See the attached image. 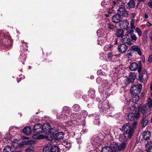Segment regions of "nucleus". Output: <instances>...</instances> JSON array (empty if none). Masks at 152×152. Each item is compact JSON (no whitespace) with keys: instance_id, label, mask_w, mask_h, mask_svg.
Instances as JSON below:
<instances>
[{"instance_id":"1","label":"nucleus","mask_w":152,"mask_h":152,"mask_svg":"<svg viewBox=\"0 0 152 152\" xmlns=\"http://www.w3.org/2000/svg\"><path fill=\"white\" fill-rule=\"evenodd\" d=\"M125 3L123 2L121 0H116L111 1L109 7L108 8L109 10L108 13L109 14L112 13L114 10V8H116L117 7H119V8L117 10L118 14L123 17L127 16L128 15L125 8Z\"/></svg>"},{"instance_id":"2","label":"nucleus","mask_w":152,"mask_h":152,"mask_svg":"<svg viewBox=\"0 0 152 152\" xmlns=\"http://www.w3.org/2000/svg\"><path fill=\"white\" fill-rule=\"evenodd\" d=\"M98 108L99 109L100 113L110 114L111 113L110 111L112 108L107 100H104L103 101H100L98 104Z\"/></svg>"},{"instance_id":"3","label":"nucleus","mask_w":152,"mask_h":152,"mask_svg":"<svg viewBox=\"0 0 152 152\" xmlns=\"http://www.w3.org/2000/svg\"><path fill=\"white\" fill-rule=\"evenodd\" d=\"M0 43L2 46L10 48L12 43L10 37L8 33H1L0 34Z\"/></svg>"},{"instance_id":"4","label":"nucleus","mask_w":152,"mask_h":152,"mask_svg":"<svg viewBox=\"0 0 152 152\" xmlns=\"http://www.w3.org/2000/svg\"><path fill=\"white\" fill-rule=\"evenodd\" d=\"M50 125L49 123H45L39 129L34 131L35 134L32 136V138L34 139H39L41 138L42 135H37L39 134L45 132L48 129L50 128Z\"/></svg>"},{"instance_id":"5","label":"nucleus","mask_w":152,"mask_h":152,"mask_svg":"<svg viewBox=\"0 0 152 152\" xmlns=\"http://www.w3.org/2000/svg\"><path fill=\"white\" fill-rule=\"evenodd\" d=\"M70 119L72 121L75 125L78 126L79 125L84 126L85 125V121L84 119L81 118V115L79 113H72L70 116Z\"/></svg>"},{"instance_id":"6","label":"nucleus","mask_w":152,"mask_h":152,"mask_svg":"<svg viewBox=\"0 0 152 152\" xmlns=\"http://www.w3.org/2000/svg\"><path fill=\"white\" fill-rule=\"evenodd\" d=\"M122 131L124 134H128V137L130 138L133 135L134 130L129 124L127 123L123 126Z\"/></svg>"},{"instance_id":"7","label":"nucleus","mask_w":152,"mask_h":152,"mask_svg":"<svg viewBox=\"0 0 152 152\" xmlns=\"http://www.w3.org/2000/svg\"><path fill=\"white\" fill-rule=\"evenodd\" d=\"M71 113V110L70 108L67 106L64 107L62 111V114H57L56 116L57 118L60 120H66L68 117L66 114L69 115Z\"/></svg>"},{"instance_id":"8","label":"nucleus","mask_w":152,"mask_h":152,"mask_svg":"<svg viewBox=\"0 0 152 152\" xmlns=\"http://www.w3.org/2000/svg\"><path fill=\"white\" fill-rule=\"evenodd\" d=\"M18 140L15 139L12 142V145L14 148L17 149L23 147L24 145H29L33 143V141L32 140L27 141L21 143L18 142Z\"/></svg>"},{"instance_id":"9","label":"nucleus","mask_w":152,"mask_h":152,"mask_svg":"<svg viewBox=\"0 0 152 152\" xmlns=\"http://www.w3.org/2000/svg\"><path fill=\"white\" fill-rule=\"evenodd\" d=\"M91 142L94 148H97L101 144L102 140L98 136L94 135L91 138Z\"/></svg>"},{"instance_id":"10","label":"nucleus","mask_w":152,"mask_h":152,"mask_svg":"<svg viewBox=\"0 0 152 152\" xmlns=\"http://www.w3.org/2000/svg\"><path fill=\"white\" fill-rule=\"evenodd\" d=\"M141 90L140 85H134L130 89L131 94L135 96H137L139 94Z\"/></svg>"},{"instance_id":"11","label":"nucleus","mask_w":152,"mask_h":152,"mask_svg":"<svg viewBox=\"0 0 152 152\" xmlns=\"http://www.w3.org/2000/svg\"><path fill=\"white\" fill-rule=\"evenodd\" d=\"M137 69L139 73H140L142 70V66L140 64L138 65L137 63L134 62L130 64L129 66V69L130 70L134 71Z\"/></svg>"},{"instance_id":"12","label":"nucleus","mask_w":152,"mask_h":152,"mask_svg":"<svg viewBox=\"0 0 152 152\" xmlns=\"http://www.w3.org/2000/svg\"><path fill=\"white\" fill-rule=\"evenodd\" d=\"M140 116V113L138 111H135L134 113H129L127 116V120L130 121L134 120Z\"/></svg>"},{"instance_id":"13","label":"nucleus","mask_w":152,"mask_h":152,"mask_svg":"<svg viewBox=\"0 0 152 152\" xmlns=\"http://www.w3.org/2000/svg\"><path fill=\"white\" fill-rule=\"evenodd\" d=\"M136 75L134 72H131L130 73L128 77L125 81V84L127 85L133 82L135 79Z\"/></svg>"},{"instance_id":"14","label":"nucleus","mask_w":152,"mask_h":152,"mask_svg":"<svg viewBox=\"0 0 152 152\" xmlns=\"http://www.w3.org/2000/svg\"><path fill=\"white\" fill-rule=\"evenodd\" d=\"M121 41L123 43H127L129 45H131L132 44L130 37L128 34L123 35L121 37Z\"/></svg>"},{"instance_id":"15","label":"nucleus","mask_w":152,"mask_h":152,"mask_svg":"<svg viewBox=\"0 0 152 152\" xmlns=\"http://www.w3.org/2000/svg\"><path fill=\"white\" fill-rule=\"evenodd\" d=\"M50 130H49L45 134V137L46 139L48 140H51L53 139L54 136V133L53 130H54V129H49Z\"/></svg>"},{"instance_id":"16","label":"nucleus","mask_w":152,"mask_h":152,"mask_svg":"<svg viewBox=\"0 0 152 152\" xmlns=\"http://www.w3.org/2000/svg\"><path fill=\"white\" fill-rule=\"evenodd\" d=\"M138 76V80L141 83H142L143 80H146L148 78V75L146 72L143 71L141 74L139 73Z\"/></svg>"},{"instance_id":"17","label":"nucleus","mask_w":152,"mask_h":152,"mask_svg":"<svg viewBox=\"0 0 152 152\" xmlns=\"http://www.w3.org/2000/svg\"><path fill=\"white\" fill-rule=\"evenodd\" d=\"M117 55H115L112 52L109 53L107 54V61L114 62V59L117 57Z\"/></svg>"},{"instance_id":"18","label":"nucleus","mask_w":152,"mask_h":152,"mask_svg":"<svg viewBox=\"0 0 152 152\" xmlns=\"http://www.w3.org/2000/svg\"><path fill=\"white\" fill-rule=\"evenodd\" d=\"M26 51H22L19 58V61L20 62H22L23 64H24V61L26 60Z\"/></svg>"},{"instance_id":"19","label":"nucleus","mask_w":152,"mask_h":152,"mask_svg":"<svg viewBox=\"0 0 152 152\" xmlns=\"http://www.w3.org/2000/svg\"><path fill=\"white\" fill-rule=\"evenodd\" d=\"M112 85L111 81H108L106 80H104L102 82V85L104 87L105 89H107L109 88Z\"/></svg>"},{"instance_id":"20","label":"nucleus","mask_w":152,"mask_h":152,"mask_svg":"<svg viewBox=\"0 0 152 152\" xmlns=\"http://www.w3.org/2000/svg\"><path fill=\"white\" fill-rule=\"evenodd\" d=\"M128 48V46L124 44H122L118 46V51L121 53L126 52Z\"/></svg>"},{"instance_id":"21","label":"nucleus","mask_w":152,"mask_h":152,"mask_svg":"<svg viewBox=\"0 0 152 152\" xmlns=\"http://www.w3.org/2000/svg\"><path fill=\"white\" fill-rule=\"evenodd\" d=\"M151 134L150 132L145 130L142 134L143 138L145 140H148L151 137Z\"/></svg>"},{"instance_id":"22","label":"nucleus","mask_w":152,"mask_h":152,"mask_svg":"<svg viewBox=\"0 0 152 152\" xmlns=\"http://www.w3.org/2000/svg\"><path fill=\"white\" fill-rule=\"evenodd\" d=\"M92 115H94V116H95L93 122L94 124L95 125H99L100 124V122L99 118V114L96 113L94 115V114H92Z\"/></svg>"},{"instance_id":"23","label":"nucleus","mask_w":152,"mask_h":152,"mask_svg":"<svg viewBox=\"0 0 152 152\" xmlns=\"http://www.w3.org/2000/svg\"><path fill=\"white\" fill-rule=\"evenodd\" d=\"M131 51L134 52H137L140 55H142L141 50L140 47L137 45H133L131 47Z\"/></svg>"},{"instance_id":"24","label":"nucleus","mask_w":152,"mask_h":152,"mask_svg":"<svg viewBox=\"0 0 152 152\" xmlns=\"http://www.w3.org/2000/svg\"><path fill=\"white\" fill-rule=\"evenodd\" d=\"M121 16L118 14L114 15L112 18V21L113 23H119L121 21Z\"/></svg>"},{"instance_id":"25","label":"nucleus","mask_w":152,"mask_h":152,"mask_svg":"<svg viewBox=\"0 0 152 152\" xmlns=\"http://www.w3.org/2000/svg\"><path fill=\"white\" fill-rule=\"evenodd\" d=\"M105 25L106 28H107L110 30H113L116 27L115 25L112 22L107 21Z\"/></svg>"},{"instance_id":"26","label":"nucleus","mask_w":152,"mask_h":152,"mask_svg":"<svg viewBox=\"0 0 152 152\" xmlns=\"http://www.w3.org/2000/svg\"><path fill=\"white\" fill-rule=\"evenodd\" d=\"M97 35L99 38L104 37L106 34V32L102 28H99L97 32Z\"/></svg>"},{"instance_id":"27","label":"nucleus","mask_w":152,"mask_h":152,"mask_svg":"<svg viewBox=\"0 0 152 152\" xmlns=\"http://www.w3.org/2000/svg\"><path fill=\"white\" fill-rule=\"evenodd\" d=\"M134 31V30H130V37H131V42L132 41L134 42L137 40V39L136 35L133 33Z\"/></svg>"},{"instance_id":"28","label":"nucleus","mask_w":152,"mask_h":152,"mask_svg":"<svg viewBox=\"0 0 152 152\" xmlns=\"http://www.w3.org/2000/svg\"><path fill=\"white\" fill-rule=\"evenodd\" d=\"M23 133L27 135H29L31 133V129L29 126H27L23 129Z\"/></svg>"},{"instance_id":"29","label":"nucleus","mask_w":152,"mask_h":152,"mask_svg":"<svg viewBox=\"0 0 152 152\" xmlns=\"http://www.w3.org/2000/svg\"><path fill=\"white\" fill-rule=\"evenodd\" d=\"M127 143L124 142L121 143L119 145H118V151H122L125 150Z\"/></svg>"},{"instance_id":"30","label":"nucleus","mask_w":152,"mask_h":152,"mask_svg":"<svg viewBox=\"0 0 152 152\" xmlns=\"http://www.w3.org/2000/svg\"><path fill=\"white\" fill-rule=\"evenodd\" d=\"M138 110L140 112H141L142 114H146L147 110L146 105H144L143 106H140L138 108Z\"/></svg>"},{"instance_id":"31","label":"nucleus","mask_w":152,"mask_h":152,"mask_svg":"<svg viewBox=\"0 0 152 152\" xmlns=\"http://www.w3.org/2000/svg\"><path fill=\"white\" fill-rule=\"evenodd\" d=\"M124 34V31L121 29L117 30L115 32L116 35L118 37H122Z\"/></svg>"},{"instance_id":"32","label":"nucleus","mask_w":152,"mask_h":152,"mask_svg":"<svg viewBox=\"0 0 152 152\" xmlns=\"http://www.w3.org/2000/svg\"><path fill=\"white\" fill-rule=\"evenodd\" d=\"M89 96L91 99L94 98L95 96V91L93 89H90L88 92Z\"/></svg>"},{"instance_id":"33","label":"nucleus","mask_w":152,"mask_h":152,"mask_svg":"<svg viewBox=\"0 0 152 152\" xmlns=\"http://www.w3.org/2000/svg\"><path fill=\"white\" fill-rule=\"evenodd\" d=\"M112 150L110 146H105L103 147L101 152H112Z\"/></svg>"},{"instance_id":"34","label":"nucleus","mask_w":152,"mask_h":152,"mask_svg":"<svg viewBox=\"0 0 152 152\" xmlns=\"http://www.w3.org/2000/svg\"><path fill=\"white\" fill-rule=\"evenodd\" d=\"M135 2L134 0H130L127 4L128 6L127 7L128 8H133L135 6Z\"/></svg>"},{"instance_id":"35","label":"nucleus","mask_w":152,"mask_h":152,"mask_svg":"<svg viewBox=\"0 0 152 152\" xmlns=\"http://www.w3.org/2000/svg\"><path fill=\"white\" fill-rule=\"evenodd\" d=\"M64 134L63 132H59L56 134V136L57 140H61L63 137Z\"/></svg>"},{"instance_id":"36","label":"nucleus","mask_w":152,"mask_h":152,"mask_svg":"<svg viewBox=\"0 0 152 152\" xmlns=\"http://www.w3.org/2000/svg\"><path fill=\"white\" fill-rule=\"evenodd\" d=\"M72 110L75 111H78L80 109V107L79 105L77 104H74L72 107Z\"/></svg>"},{"instance_id":"37","label":"nucleus","mask_w":152,"mask_h":152,"mask_svg":"<svg viewBox=\"0 0 152 152\" xmlns=\"http://www.w3.org/2000/svg\"><path fill=\"white\" fill-rule=\"evenodd\" d=\"M125 134H120L118 137V139L119 141H125L126 140V136H125Z\"/></svg>"},{"instance_id":"38","label":"nucleus","mask_w":152,"mask_h":152,"mask_svg":"<svg viewBox=\"0 0 152 152\" xmlns=\"http://www.w3.org/2000/svg\"><path fill=\"white\" fill-rule=\"evenodd\" d=\"M50 150L51 152H58L59 148L56 146H52L50 149Z\"/></svg>"},{"instance_id":"39","label":"nucleus","mask_w":152,"mask_h":152,"mask_svg":"<svg viewBox=\"0 0 152 152\" xmlns=\"http://www.w3.org/2000/svg\"><path fill=\"white\" fill-rule=\"evenodd\" d=\"M110 147L112 150V151L118 150V145L116 144V143H114V144L111 145Z\"/></svg>"},{"instance_id":"40","label":"nucleus","mask_w":152,"mask_h":152,"mask_svg":"<svg viewBox=\"0 0 152 152\" xmlns=\"http://www.w3.org/2000/svg\"><path fill=\"white\" fill-rule=\"evenodd\" d=\"M64 124H65V126H71L72 124H74V126H75V124L73 123V121H71V119H70L69 121L65 122Z\"/></svg>"},{"instance_id":"41","label":"nucleus","mask_w":152,"mask_h":152,"mask_svg":"<svg viewBox=\"0 0 152 152\" xmlns=\"http://www.w3.org/2000/svg\"><path fill=\"white\" fill-rule=\"evenodd\" d=\"M135 32H136L139 37H140L142 35V32L141 30L139 27H137L135 29Z\"/></svg>"},{"instance_id":"42","label":"nucleus","mask_w":152,"mask_h":152,"mask_svg":"<svg viewBox=\"0 0 152 152\" xmlns=\"http://www.w3.org/2000/svg\"><path fill=\"white\" fill-rule=\"evenodd\" d=\"M3 152H11V147L10 146H7L4 147Z\"/></svg>"},{"instance_id":"43","label":"nucleus","mask_w":152,"mask_h":152,"mask_svg":"<svg viewBox=\"0 0 152 152\" xmlns=\"http://www.w3.org/2000/svg\"><path fill=\"white\" fill-rule=\"evenodd\" d=\"M147 32H144L143 34L142 40L143 42L145 43L147 41Z\"/></svg>"},{"instance_id":"44","label":"nucleus","mask_w":152,"mask_h":152,"mask_svg":"<svg viewBox=\"0 0 152 152\" xmlns=\"http://www.w3.org/2000/svg\"><path fill=\"white\" fill-rule=\"evenodd\" d=\"M113 46L111 44L107 45H105L104 47V50L107 51L108 50H111L112 49Z\"/></svg>"},{"instance_id":"45","label":"nucleus","mask_w":152,"mask_h":152,"mask_svg":"<svg viewBox=\"0 0 152 152\" xmlns=\"http://www.w3.org/2000/svg\"><path fill=\"white\" fill-rule=\"evenodd\" d=\"M42 125L41 124H35L34 126V131L37 130L41 127H42Z\"/></svg>"},{"instance_id":"46","label":"nucleus","mask_w":152,"mask_h":152,"mask_svg":"<svg viewBox=\"0 0 152 152\" xmlns=\"http://www.w3.org/2000/svg\"><path fill=\"white\" fill-rule=\"evenodd\" d=\"M134 20L132 18L131 19V21L130 23L131 26V28L132 29L131 30H133V29L135 28V26L134 25Z\"/></svg>"},{"instance_id":"47","label":"nucleus","mask_w":152,"mask_h":152,"mask_svg":"<svg viewBox=\"0 0 152 152\" xmlns=\"http://www.w3.org/2000/svg\"><path fill=\"white\" fill-rule=\"evenodd\" d=\"M104 88L102 85L99 86V91L100 93L102 94L104 93Z\"/></svg>"},{"instance_id":"48","label":"nucleus","mask_w":152,"mask_h":152,"mask_svg":"<svg viewBox=\"0 0 152 152\" xmlns=\"http://www.w3.org/2000/svg\"><path fill=\"white\" fill-rule=\"evenodd\" d=\"M145 105H148L149 108L152 107V100L150 99H148V102Z\"/></svg>"},{"instance_id":"49","label":"nucleus","mask_w":152,"mask_h":152,"mask_svg":"<svg viewBox=\"0 0 152 152\" xmlns=\"http://www.w3.org/2000/svg\"><path fill=\"white\" fill-rule=\"evenodd\" d=\"M98 44L101 46H103L104 45V41L101 38H99L98 39Z\"/></svg>"},{"instance_id":"50","label":"nucleus","mask_w":152,"mask_h":152,"mask_svg":"<svg viewBox=\"0 0 152 152\" xmlns=\"http://www.w3.org/2000/svg\"><path fill=\"white\" fill-rule=\"evenodd\" d=\"M148 122V120L147 119L142 120L141 124L143 127H145L147 125Z\"/></svg>"},{"instance_id":"51","label":"nucleus","mask_w":152,"mask_h":152,"mask_svg":"<svg viewBox=\"0 0 152 152\" xmlns=\"http://www.w3.org/2000/svg\"><path fill=\"white\" fill-rule=\"evenodd\" d=\"M81 113L83 116V118H82V119H84V120H85V118H86L87 116L88 113L86 110H82L81 111Z\"/></svg>"},{"instance_id":"52","label":"nucleus","mask_w":152,"mask_h":152,"mask_svg":"<svg viewBox=\"0 0 152 152\" xmlns=\"http://www.w3.org/2000/svg\"><path fill=\"white\" fill-rule=\"evenodd\" d=\"M65 144L64 145V146H65V147L67 148L68 149H69L71 147V144L69 142H65L64 143Z\"/></svg>"},{"instance_id":"53","label":"nucleus","mask_w":152,"mask_h":152,"mask_svg":"<svg viewBox=\"0 0 152 152\" xmlns=\"http://www.w3.org/2000/svg\"><path fill=\"white\" fill-rule=\"evenodd\" d=\"M97 74L98 75H105V73H104L102 72V71L100 69L98 70L97 71Z\"/></svg>"},{"instance_id":"54","label":"nucleus","mask_w":152,"mask_h":152,"mask_svg":"<svg viewBox=\"0 0 152 152\" xmlns=\"http://www.w3.org/2000/svg\"><path fill=\"white\" fill-rule=\"evenodd\" d=\"M82 99L86 102H87L89 100L88 98L86 95H83L82 96Z\"/></svg>"},{"instance_id":"55","label":"nucleus","mask_w":152,"mask_h":152,"mask_svg":"<svg viewBox=\"0 0 152 152\" xmlns=\"http://www.w3.org/2000/svg\"><path fill=\"white\" fill-rule=\"evenodd\" d=\"M49 148L48 146H46L43 149V152H49Z\"/></svg>"},{"instance_id":"56","label":"nucleus","mask_w":152,"mask_h":152,"mask_svg":"<svg viewBox=\"0 0 152 152\" xmlns=\"http://www.w3.org/2000/svg\"><path fill=\"white\" fill-rule=\"evenodd\" d=\"M102 80V79L100 77H97L96 79V83L98 84H99L101 83Z\"/></svg>"},{"instance_id":"57","label":"nucleus","mask_w":152,"mask_h":152,"mask_svg":"<svg viewBox=\"0 0 152 152\" xmlns=\"http://www.w3.org/2000/svg\"><path fill=\"white\" fill-rule=\"evenodd\" d=\"M132 56V53L131 52H130L129 53H127L126 55V57H128V58L131 57Z\"/></svg>"},{"instance_id":"58","label":"nucleus","mask_w":152,"mask_h":152,"mask_svg":"<svg viewBox=\"0 0 152 152\" xmlns=\"http://www.w3.org/2000/svg\"><path fill=\"white\" fill-rule=\"evenodd\" d=\"M151 142L149 140H148V141H146L145 142V146L146 147V148H147L148 146L150 145L151 144Z\"/></svg>"},{"instance_id":"59","label":"nucleus","mask_w":152,"mask_h":152,"mask_svg":"<svg viewBox=\"0 0 152 152\" xmlns=\"http://www.w3.org/2000/svg\"><path fill=\"white\" fill-rule=\"evenodd\" d=\"M28 44H27L26 42H23L22 43V45L23 46H26V48H25V49L24 50H25V51H26L27 50V48H28L27 46Z\"/></svg>"},{"instance_id":"60","label":"nucleus","mask_w":152,"mask_h":152,"mask_svg":"<svg viewBox=\"0 0 152 152\" xmlns=\"http://www.w3.org/2000/svg\"><path fill=\"white\" fill-rule=\"evenodd\" d=\"M33 148L31 147H30L27 148L26 150V152H30L32 150Z\"/></svg>"},{"instance_id":"61","label":"nucleus","mask_w":152,"mask_h":152,"mask_svg":"<svg viewBox=\"0 0 152 152\" xmlns=\"http://www.w3.org/2000/svg\"><path fill=\"white\" fill-rule=\"evenodd\" d=\"M137 122L136 121H134L132 124V126L134 128H136V127L137 125Z\"/></svg>"},{"instance_id":"62","label":"nucleus","mask_w":152,"mask_h":152,"mask_svg":"<svg viewBox=\"0 0 152 152\" xmlns=\"http://www.w3.org/2000/svg\"><path fill=\"white\" fill-rule=\"evenodd\" d=\"M147 151L148 152H152V146L149 147Z\"/></svg>"},{"instance_id":"63","label":"nucleus","mask_w":152,"mask_h":152,"mask_svg":"<svg viewBox=\"0 0 152 152\" xmlns=\"http://www.w3.org/2000/svg\"><path fill=\"white\" fill-rule=\"evenodd\" d=\"M148 61L150 62H152V55L149 56L148 59Z\"/></svg>"},{"instance_id":"64","label":"nucleus","mask_w":152,"mask_h":152,"mask_svg":"<svg viewBox=\"0 0 152 152\" xmlns=\"http://www.w3.org/2000/svg\"><path fill=\"white\" fill-rule=\"evenodd\" d=\"M148 6L150 7V8L152 9V2H149L148 3Z\"/></svg>"}]
</instances>
